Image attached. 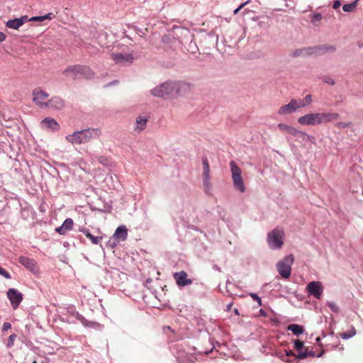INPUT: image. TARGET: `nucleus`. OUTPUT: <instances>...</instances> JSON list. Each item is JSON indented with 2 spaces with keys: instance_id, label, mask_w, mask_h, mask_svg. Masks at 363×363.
Returning <instances> with one entry per match:
<instances>
[{
  "instance_id": "f03ea898",
  "label": "nucleus",
  "mask_w": 363,
  "mask_h": 363,
  "mask_svg": "<svg viewBox=\"0 0 363 363\" xmlns=\"http://www.w3.org/2000/svg\"><path fill=\"white\" fill-rule=\"evenodd\" d=\"M101 134L99 128H86L79 131H74L73 133L66 136V140L74 145H81L90 142L94 138H97Z\"/></svg>"
},
{
  "instance_id": "4468645a",
  "label": "nucleus",
  "mask_w": 363,
  "mask_h": 363,
  "mask_svg": "<svg viewBox=\"0 0 363 363\" xmlns=\"http://www.w3.org/2000/svg\"><path fill=\"white\" fill-rule=\"evenodd\" d=\"M112 60L116 63L121 65L131 64L133 60V55L130 53H112Z\"/></svg>"
},
{
  "instance_id": "a211bd4d",
  "label": "nucleus",
  "mask_w": 363,
  "mask_h": 363,
  "mask_svg": "<svg viewBox=\"0 0 363 363\" xmlns=\"http://www.w3.org/2000/svg\"><path fill=\"white\" fill-rule=\"evenodd\" d=\"M41 127L51 131H57L60 129V125L52 118H45L41 121Z\"/></svg>"
},
{
  "instance_id": "e433bc0d",
  "label": "nucleus",
  "mask_w": 363,
  "mask_h": 363,
  "mask_svg": "<svg viewBox=\"0 0 363 363\" xmlns=\"http://www.w3.org/2000/svg\"><path fill=\"white\" fill-rule=\"evenodd\" d=\"M311 95L308 94L305 96L304 99L300 102L299 106L301 107H305L311 103Z\"/></svg>"
},
{
  "instance_id": "f704fd0d",
  "label": "nucleus",
  "mask_w": 363,
  "mask_h": 363,
  "mask_svg": "<svg viewBox=\"0 0 363 363\" xmlns=\"http://www.w3.org/2000/svg\"><path fill=\"white\" fill-rule=\"evenodd\" d=\"M16 337H17V335L15 333L11 334L9 337V339H8V341L6 343V347L11 348V347H13Z\"/></svg>"
},
{
  "instance_id": "a18cd8bd",
  "label": "nucleus",
  "mask_w": 363,
  "mask_h": 363,
  "mask_svg": "<svg viewBox=\"0 0 363 363\" xmlns=\"http://www.w3.org/2000/svg\"><path fill=\"white\" fill-rule=\"evenodd\" d=\"M250 1H247L242 4H241L236 9L234 10L233 13L237 14L240 10H241L245 5H247Z\"/></svg>"
},
{
  "instance_id": "473e14b6",
  "label": "nucleus",
  "mask_w": 363,
  "mask_h": 363,
  "mask_svg": "<svg viewBox=\"0 0 363 363\" xmlns=\"http://www.w3.org/2000/svg\"><path fill=\"white\" fill-rule=\"evenodd\" d=\"M357 8L356 2H352L350 4H344L342 6V10L345 12H352Z\"/></svg>"
},
{
  "instance_id": "6e6552de",
  "label": "nucleus",
  "mask_w": 363,
  "mask_h": 363,
  "mask_svg": "<svg viewBox=\"0 0 363 363\" xmlns=\"http://www.w3.org/2000/svg\"><path fill=\"white\" fill-rule=\"evenodd\" d=\"M151 94L155 97L168 99L174 96L172 82H166L157 86L150 91Z\"/></svg>"
},
{
  "instance_id": "09e8293b",
  "label": "nucleus",
  "mask_w": 363,
  "mask_h": 363,
  "mask_svg": "<svg viewBox=\"0 0 363 363\" xmlns=\"http://www.w3.org/2000/svg\"><path fill=\"white\" fill-rule=\"evenodd\" d=\"M277 356L279 358H281L282 360L288 362V360H286V357L285 356L284 351V352H277Z\"/></svg>"
},
{
  "instance_id": "393cba45",
  "label": "nucleus",
  "mask_w": 363,
  "mask_h": 363,
  "mask_svg": "<svg viewBox=\"0 0 363 363\" xmlns=\"http://www.w3.org/2000/svg\"><path fill=\"white\" fill-rule=\"evenodd\" d=\"M113 236L118 240L124 241L128 237V230L124 225L119 226L116 228Z\"/></svg>"
},
{
  "instance_id": "37998d69",
  "label": "nucleus",
  "mask_w": 363,
  "mask_h": 363,
  "mask_svg": "<svg viewBox=\"0 0 363 363\" xmlns=\"http://www.w3.org/2000/svg\"><path fill=\"white\" fill-rule=\"evenodd\" d=\"M323 80L325 83L330 84V85H334L335 84V80L332 77H328V76H325L323 78Z\"/></svg>"
},
{
  "instance_id": "bf43d9fd",
  "label": "nucleus",
  "mask_w": 363,
  "mask_h": 363,
  "mask_svg": "<svg viewBox=\"0 0 363 363\" xmlns=\"http://www.w3.org/2000/svg\"><path fill=\"white\" fill-rule=\"evenodd\" d=\"M323 351H322L320 354H318L317 355V357H321V356L323 355Z\"/></svg>"
},
{
  "instance_id": "052dcab7",
  "label": "nucleus",
  "mask_w": 363,
  "mask_h": 363,
  "mask_svg": "<svg viewBox=\"0 0 363 363\" xmlns=\"http://www.w3.org/2000/svg\"><path fill=\"white\" fill-rule=\"evenodd\" d=\"M167 328H168V330L173 331V330H172L171 327L168 326V327H167Z\"/></svg>"
},
{
  "instance_id": "72a5a7b5",
  "label": "nucleus",
  "mask_w": 363,
  "mask_h": 363,
  "mask_svg": "<svg viewBox=\"0 0 363 363\" xmlns=\"http://www.w3.org/2000/svg\"><path fill=\"white\" fill-rule=\"evenodd\" d=\"M202 164L203 168V174H210V166L206 157L202 158Z\"/></svg>"
},
{
  "instance_id": "4c0bfd02",
  "label": "nucleus",
  "mask_w": 363,
  "mask_h": 363,
  "mask_svg": "<svg viewBox=\"0 0 363 363\" xmlns=\"http://www.w3.org/2000/svg\"><path fill=\"white\" fill-rule=\"evenodd\" d=\"M352 125L351 122H337L335 123V126L338 128H345L350 127Z\"/></svg>"
},
{
  "instance_id": "4d7b16f0",
  "label": "nucleus",
  "mask_w": 363,
  "mask_h": 363,
  "mask_svg": "<svg viewBox=\"0 0 363 363\" xmlns=\"http://www.w3.org/2000/svg\"><path fill=\"white\" fill-rule=\"evenodd\" d=\"M105 160H106V158H105L104 157H101L99 158V162H100L101 163H102V164H104Z\"/></svg>"
},
{
  "instance_id": "9d476101",
  "label": "nucleus",
  "mask_w": 363,
  "mask_h": 363,
  "mask_svg": "<svg viewBox=\"0 0 363 363\" xmlns=\"http://www.w3.org/2000/svg\"><path fill=\"white\" fill-rule=\"evenodd\" d=\"M6 295L10 301L11 306L12 308L15 310L18 308L20 303L22 302L23 296V294L18 291L16 289H9L7 292Z\"/></svg>"
},
{
  "instance_id": "c03bdc74",
  "label": "nucleus",
  "mask_w": 363,
  "mask_h": 363,
  "mask_svg": "<svg viewBox=\"0 0 363 363\" xmlns=\"http://www.w3.org/2000/svg\"><path fill=\"white\" fill-rule=\"evenodd\" d=\"M11 328V324L9 322H5L2 325L1 330H2V332H5Z\"/></svg>"
},
{
  "instance_id": "412c9836",
  "label": "nucleus",
  "mask_w": 363,
  "mask_h": 363,
  "mask_svg": "<svg viewBox=\"0 0 363 363\" xmlns=\"http://www.w3.org/2000/svg\"><path fill=\"white\" fill-rule=\"evenodd\" d=\"M72 315L77 319L84 327L86 328H94L97 323L87 320L82 314L77 311H72Z\"/></svg>"
},
{
  "instance_id": "c9c22d12",
  "label": "nucleus",
  "mask_w": 363,
  "mask_h": 363,
  "mask_svg": "<svg viewBox=\"0 0 363 363\" xmlns=\"http://www.w3.org/2000/svg\"><path fill=\"white\" fill-rule=\"evenodd\" d=\"M294 347L299 352H303L302 350L304 348V344L302 341L299 340H296L294 341Z\"/></svg>"
},
{
  "instance_id": "aec40b11",
  "label": "nucleus",
  "mask_w": 363,
  "mask_h": 363,
  "mask_svg": "<svg viewBox=\"0 0 363 363\" xmlns=\"http://www.w3.org/2000/svg\"><path fill=\"white\" fill-rule=\"evenodd\" d=\"M28 20L27 16H21V18H14L13 20H9L6 23V26L12 29L17 30Z\"/></svg>"
},
{
  "instance_id": "c85d7f7f",
  "label": "nucleus",
  "mask_w": 363,
  "mask_h": 363,
  "mask_svg": "<svg viewBox=\"0 0 363 363\" xmlns=\"http://www.w3.org/2000/svg\"><path fill=\"white\" fill-rule=\"evenodd\" d=\"M147 119L143 116H139L136 120L135 130L141 131L146 127Z\"/></svg>"
},
{
  "instance_id": "2eb2a0df",
  "label": "nucleus",
  "mask_w": 363,
  "mask_h": 363,
  "mask_svg": "<svg viewBox=\"0 0 363 363\" xmlns=\"http://www.w3.org/2000/svg\"><path fill=\"white\" fill-rule=\"evenodd\" d=\"M173 277L179 287H184L193 283L192 279L188 278L187 273L184 271L174 273Z\"/></svg>"
},
{
  "instance_id": "8fccbe9b",
  "label": "nucleus",
  "mask_w": 363,
  "mask_h": 363,
  "mask_svg": "<svg viewBox=\"0 0 363 363\" xmlns=\"http://www.w3.org/2000/svg\"><path fill=\"white\" fill-rule=\"evenodd\" d=\"M284 352H285V356L286 357H296V356L295 355V354L294 353V352L292 350H284Z\"/></svg>"
},
{
  "instance_id": "dca6fc26",
  "label": "nucleus",
  "mask_w": 363,
  "mask_h": 363,
  "mask_svg": "<svg viewBox=\"0 0 363 363\" xmlns=\"http://www.w3.org/2000/svg\"><path fill=\"white\" fill-rule=\"evenodd\" d=\"M301 106H299V103L296 100L291 99L288 104L281 106L279 108L278 114L281 116L291 114L295 112Z\"/></svg>"
},
{
  "instance_id": "680f3d73",
  "label": "nucleus",
  "mask_w": 363,
  "mask_h": 363,
  "mask_svg": "<svg viewBox=\"0 0 363 363\" xmlns=\"http://www.w3.org/2000/svg\"><path fill=\"white\" fill-rule=\"evenodd\" d=\"M320 340V337H317V338H316V341H317V342H319Z\"/></svg>"
},
{
  "instance_id": "603ef678",
  "label": "nucleus",
  "mask_w": 363,
  "mask_h": 363,
  "mask_svg": "<svg viewBox=\"0 0 363 363\" xmlns=\"http://www.w3.org/2000/svg\"><path fill=\"white\" fill-rule=\"evenodd\" d=\"M6 38V35L3 32L0 31V43L4 41Z\"/></svg>"
},
{
  "instance_id": "6e6d98bb",
  "label": "nucleus",
  "mask_w": 363,
  "mask_h": 363,
  "mask_svg": "<svg viewBox=\"0 0 363 363\" xmlns=\"http://www.w3.org/2000/svg\"><path fill=\"white\" fill-rule=\"evenodd\" d=\"M117 83H118L117 80L113 81V82L108 83V84L105 85V87L113 85V84H116Z\"/></svg>"
},
{
  "instance_id": "ea45409f",
  "label": "nucleus",
  "mask_w": 363,
  "mask_h": 363,
  "mask_svg": "<svg viewBox=\"0 0 363 363\" xmlns=\"http://www.w3.org/2000/svg\"><path fill=\"white\" fill-rule=\"evenodd\" d=\"M322 19V14L320 13H315L312 15L311 22L315 23L316 21H320Z\"/></svg>"
},
{
  "instance_id": "4be33fe9",
  "label": "nucleus",
  "mask_w": 363,
  "mask_h": 363,
  "mask_svg": "<svg viewBox=\"0 0 363 363\" xmlns=\"http://www.w3.org/2000/svg\"><path fill=\"white\" fill-rule=\"evenodd\" d=\"M79 231L84 233L86 235V237L91 241L92 244L98 245L102 240V237L93 235L88 228H80L79 229Z\"/></svg>"
},
{
  "instance_id": "cd10ccee",
  "label": "nucleus",
  "mask_w": 363,
  "mask_h": 363,
  "mask_svg": "<svg viewBox=\"0 0 363 363\" xmlns=\"http://www.w3.org/2000/svg\"><path fill=\"white\" fill-rule=\"evenodd\" d=\"M203 184L205 193L211 195V183L210 182V174H203Z\"/></svg>"
},
{
  "instance_id": "864d4df0",
  "label": "nucleus",
  "mask_w": 363,
  "mask_h": 363,
  "mask_svg": "<svg viewBox=\"0 0 363 363\" xmlns=\"http://www.w3.org/2000/svg\"><path fill=\"white\" fill-rule=\"evenodd\" d=\"M259 313L260 315L262 316V317H267V314L266 311L262 309V308L259 310Z\"/></svg>"
},
{
  "instance_id": "f8f14e48",
  "label": "nucleus",
  "mask_w": 363,
  "mask_h": 363,
  "mask_svg": "<svg viewBox=\"0 0 363 363\" xmlns=\"http://www.w3.org/2000/svg\"><path fill=\"white\" fill-rule=\"evenodd\" d=\"M306 289L309 295L314 296L317 299H320L323 288L320 281H313L309 282Z\"/></svg>"
},
{
  "instance_id": "0e129e2a",
  "label": "nucleus",
  "mask_w": 363,
  "mask_h": 363,
  "mask_svg": "<svg viewBox=\"0 0 363 363\" xmlns=\"http://www.w3.org/2000/svg\"><path fill=\"white\" fill-rule=\"evenodd\" d=\"M33 363H37L36 361H33Z\"/></svg>"
},
{
  "instance_id": "49530a36",
  "label": "nucleus",
  "mask_w": 363,
  "mask_h": 363,
  "mask_svg": "<svg viewBox=\"0 0 363 363\" xmlns=\"http://www.w3.org/2000/svg\"><path fill=\"white\" fill-rule=\"evenodd\" d=\"M55 17V16L52 13H48L43 16V20H52Z\"/></svg>"
},
{
  "instance_id": "5fc2aeb1",
  "label": "nucleus",
  "mask_w": 363,
  "mask_h": 363,
  "mask_svg": "<svg viewBox=\"0 0 363 363\" xmlns=\"http://www.w3.org/2000/svg\"><path fill=\"white\" fill-rule=\"evenodd\" d=\"M233 305V302H230V303H228L227 306H226V311H230L231 310V308Z\"/></svg>"
},
{
  "instance_id": "7ed1b4c3",
  "label": "nucleus",
  "mask_w": 363,
  "mask_h": 363,
  "mask_svg": "<svg viewBox=\"0 0 363 363\" xmlns=\"http://www.w3.org/2000/svg\"><path fill=\"white\" fill-rule=\"evenodd\" d=\"M65 75H70L74 79L79 77H84L86 79L94 78L95 74L90 67L82 65H74L68 66L63 72Z\"/></svg>"
},
{
  "instance_id": "9b49d317",
  "label": "nucleus",
  "mask_w": 363,
  "mask_h": 363,
  "mask_svg": "<svg viewBox=\"0 0 363 363\" xmlns=\"http://www.w3.org/2000/svg\"><path fill=\"white\" fill-rule=\"evenodd\" d=\"M18 262L33 274H39V267H38L37 262L34 259L21 256L18 258Z\"/></svg>"
},
{
  "instance_id": "6ab92c4d",
  "label": "nucleus",
  "mask_w": 363,
  "mask_h": 363,
  "mask_svg": "<svg viewBox=\"0 0 363 363\" xmlns=\"http://www.w3.org/2000/svg\"><path fill=\"white\" fill-rule=\"evenodd\" d=\"M74 226V221L72 218H68L65 219L63 223L58 228L55 229V231L58 233L60 235H64L67 234V232L72 230Z\"/></svg>"
},
{
  "instance_id": "3c124183",
  "label": "nucleus",
  "mask_w": 363,
  "mask_h": 363,
  "mask_svg": "<svg viewBox=\"0 0 363 363\" xmlns=\"http://www.w3.org/2000/svg\"><path fill=\"white\" fill-rule=\"evenodd\" d=\"M340 5H341L340 1L339 0H337V1H334L333 5V8L334 9H337L340 8Z\"/></svg>"
},
{
  "instance_id": "39448f33",
  "label": "nucleus",
  "mask_w": 363,
  "mask_h": 363,
  "mask_svg": "<svg viewBox=\"0 0 363 363\" xmlns=\"http://www.w3.org/2000/svg\"><path fill=\"white\" fill-rule=\"evenodd\" d=\"M294 261V256L289 255L277 264V271L282 278L288 279L290 277L291 274V265Z\"/></svg>"
},
{
  "instance_id": "79ce46f5",
  "label": "nucleus",
  "mask_w": 363,
  "mask_h": 363,
  "mask_svg": "<svg viewBox=\"0 0 363 363\" xmlns=\"http://www.w3.org/2000/svg\"><path fill=\"white\" fill-rule=\"evenodd\" d=\"M250 296L252 298L254 301H256L258 303V305L259 306L262 305V299L257 294L251 293L250 294Z\"/></svg>"
},
{
  "instance_id": "de8ad7c7",
  "label": "nucleus",
  "mask_w": 363,
  "mask_h": 363,
  "mask_svg": "<svg viewBox=\"0 0 363 363\" xmlns=\"http://www.w3.org/2000/svg\"><path fill=\"white\" fill-rule=\"evenodd\" d=\"M30 21H43V16H33L29 19Z\"/></svg>"
},
{
  "instance_id": "1a4fd4ad",
  "label": "nucleus",
  "mask_w": 363,
  "mask_h": 363,
  "mask_svg": "<svg viewBox=\"0 0 363 363\" xmlns=\"http://www.w3.org/2000/svg\"><path fill=\"white\" fill-rule=\"evenodd\" d=\"M172 85L174 96H185L191 91V84L186 82H172Z\"/></svg>"
},
{
  "instance_id": "c756f323",
  "label": "nucleus",
  "mask_w": 363,
  "mask_h": 363,
  "mask_svg": "<svg viewBox=\"0 0 363 363\" xmlns=\"http://www.w3.org/2000/svg\"><path fill=\"white\" fill-rule=\"evenodd\" d=\"M356 333L357 332L355 328L353 325H352L348 331L340 333L339 336L344 340H348L354 337L356 335Z\"/></svg>"
},
{
  "instance_id": "58836bf2",
  "label": "nucleus",
  "mask_w": 363,
  "mask_h": 363,
  "mask_svg": "<svg viewBox=\"0 0 363 363\" xmlns=\"http://www.w3.org/2000/svg\"><path fill=\"white\" fill-rule=\"evenodd\" d=\"M327 305L330 308V310L334 313L339 312V307L334 302H328Z\"/></svg>"
},
{
  "instance_id": "0eeeda50",
  "label": "nucleus",
  "mask_w": 363,
  "mask_h": 363,
  "mask_svg": "<svg viewBox=\"0 0 363 363\" xmlns=\"http://www.w3.org/2000/svg\"><path fill=\"white\" fill-rule=\"evenodd\" d=\"M230 170L232 172V179L234 186L236 189L243 193L245 191V186L242 177V172L240 168L236 164L234 161L230 162Z\"/></svg>"
},
{
  "instance_id": "f257e3e1",
  "label": "nucleus",
  "mask_w": 363,
  "mask_h": 363,
  "mask_svg": "<svg viewBox=\"0 0 363 363\" xmlns=\"http://www.w3.org/2000/svg\"><path fill=\"white\" fill-rule=\"evenodd\" d=\"M340 118L337 113H307L298 118V123L302 125H317L321 123L336 121Z\"/></svg>"
},
{
  "instance_id": "e2e57ef3",
  "label": "nucleus",
  "mask_w": 363,
  "mask_h": 363,
  "mask_svg": "<svg viewBox=\"0 0 363 363\" xmlns=\"http://www.w3.org/2000/svg\"><path fill=\"white\" fill-rule=\"evenodd\" d=\"M359 0H354L353 2H356V5L357 6V2Z\"/></svg>"
},
{
  "instance_id": "20e7f679",
  "label": "nucleus",
  "mask_w": 363,
  "mask_h": 363,
  "mask_svg": "<svg viewBox=\"0 0 363 363\" xmlns=\"http://www.w3.org/2000/svg\"><path fill=\"white\" fill-rule=\"evenodd\" d=\"M284 232L281 228H275L267 235V243L272 250L280 249L284 244Z\"/></svg>"
},
{
  "instance_id": "2f4dec72",
  "label": "nucleus",
  "mask_w": 363,
  "mask_h": 363,
  "mask_svg": "<svg viewBox=\"0 0 363 363\" xmlns=\"http://www.w3.org/2000/svg\"><path fill=\"white\" fill-rule=\"evenodd\" d=\"M299 133L301 134L297 135V136H296L297 138H301L303 140L309 141V142H311L313 144L315 143V138L313 136L310 135H308V134H307L305 132L301 131V130H299Z\"/></svg>"
},
{
  "instance_id": "b1692460",
  "label": "nucleus",
  "mask_w": 363,
  "mask_h": 363,
  "mask_svg": "<svg viewBox=\"0 0 363 363\" xmlns=\"http://www.w3.org/2000/svg\"><path fill=\"white\" fill-rule=\"evenodd\" d=\"M314 49L313 47L296 49L291 53V56L293 57H297L301 55H311L314 53Z\"/></svg>"
},
{
  "instance_id": "f3484780",
  "label": "nucleus",
  "mask_w": 363,
  "mask_h": 363,
  "mask_svg": "<svg viewBox=\"0 0 363 363\" xmlns=\"http://www.w3.org/2000/svg\"><path fill=\"white\" fill-rule=\"evenodd\" d=\"M65 106V101L59 96H53L47 101L46 108L52 110H62Z\"/></svg>"
},
{
  "instance_id": "423d86ee",
  "label": "nucleus",
  "mask_w": 363,
  "mask_h": 363,
  "mask_svg": "<svg viewBox=\"0 0 363 363\" xmlns=\"http://www.w3.org/2000/svg\"><path fill=\"white\" fill-rule=\"evenodd\" d=\"M230 170L232 172V179L234 186L236 189L243 193L245 191V186L242 177V172L240 168L236 164L234 161L230 162Z\"/></svg>"
},
{
  "instance_id": "5701e85b",
  "label": "nucleus",
  "mask_w": 363,
  "mask_h": 363,
  "mask_svg": "<svg viewBox=\"0 0 363 363\" xmlns=\"http://www.w3.org/2000/svg\"><path fill=\"white\" fill-rule=\"evenodd\" d=\"M277 127L279 128V129L280 130H281L283 132H286V133H287L293 136H295V137H296L297 135L301 134L299 133V130L295 128L293 126L285 124V123H279L277 125Z\"/></svg>"
},
{
  "instance_id": "bb28decb",
  "label": "nucleus",
  "mask_w": 363,
  "mask_h": 363,
  "mask_svg": "<svg viewBox=\"0 0 363 363\" xmlns=\"http://www.w3.org/2000/svg\"><path fill=\"white\" fill-rule=\"evenodd\" d=\"M288 330L291 331L292 333L296 336H298L303 333V327L298 324H291L288 326Z\"/></svg>"
},
{
  "instance_id": "a19ab883",
  "label": "nucleus",
  "mask_w": 363,
  "mask_h": 363,
  "mask_svg": "<svg viewBox=\"0 0 363 363\" xmlns=\"http://www.w3.org/2000/svg\"><path fill=\"white\" fill-rule=\"evenodd\" d=\"M0 275L3 276L4 278L7 279H10L11 278V274L9 272L4 269L3 267H0Z\"/></svg>"
},
{
  "instance_id": "ddd939ff",
  "label": "nucleus",
  "mask_w": 363,
  "mask_h": 363,
  "mask_svg": "<svg viewBox=\"0 0 363 363\" xmlns=\"http://www.w3.org/2000/svg\"><path fill=\"white\" fill-rule=\"evenodd\" d=\"M33 101L41 108H46L47 101L49 94L40 89H35L33 91Z\"/></svg>"
},
{
  "instance_id": "13d9d810",
  "label": "nucleus",
  "mask_w": 363,
  "mask_h": 363,
  "mask_svg": "<svg viewBox=\"0 0 363 363\" xmlns=\"http://www.w3.org/2000/svg\"><path fill=\"white\" fill-rule=\"evenodd\" d=\"M234 311V313H235V315H239V311H238V308H234V311Z\"/></svg>"
},
{
  "instance_id": "a878e982",
  "label": "nucleus",
  "mask_w": 363,
  "mask_h": 363,
  "mask_svg": "<svg viewBox=\"0 0 363 363\" xmlns=\"http://www.w3.org/2000/svg\"><path fill=\"white\" fill-rule=\"evenodd\" d=\"M314 53L319 52L320 54H324L327 52H333L336 50V48L332 45H323L313 46Z\"/></svg>"
},
{
  "instance_id": "7c9ffc66",
  "label": "nucleus",
  "mask_w": 363,
  "mask_h": 363,
  "mask_svg": "<svg viewBox=\"0 0 363 363\" xmlns=\"http://www.w3.org/2000/svg\"><path fill=\"white\" fill-rule=\"evenodd\" d=\"M315 356V354L313 351H308V348H305V350L303 351V352H299L297 355H296V359H306L308 357H314Z\"/></svg>"
}]
</instances>
